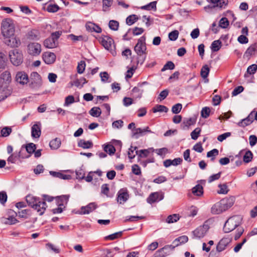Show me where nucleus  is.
I'll return each mask as SVG.
<instances>
[{
	"label": "nucleus",
	"instance_id": "nucleus-33",
	"mask_svg": "<svg viewBox=\"0 0 257 257\" xmlns=\"http://www.w3.org/2000/svg\"><path fill=\"white\" fill-rule=\"evenodd\" d=\"M61 145V141L59 139L55 138L50 141L49 146L52 149L56 150L58 149Z\"/></svg>",
	"mask_w": 257,
	"mask_h": 257
},
{
	"label": "nucleus",
	"instance_id": "nucleus-22",
	"mask_svg": "<svg viewBox=\"0 0 257 257\" xmlns=\"http://www.w3.org/2000/svg\"><path fill=\"white\" fill-rule=\"evenodd\" d=\"M12 90L9 87H4V85H0V102L6 99L8 97L11 95Z\"/></svg>",
	"mask_w": 257,
	"mask_h": 257
},
{
	"label": "nucleus",
	"instance_id": "nucleus-30",
	"mask_svg": "<svg viewBox=\"0 0 257 257\" xmlns=\"http://www.w3.org/2000/svg\"><path fill=\"white\" fill-rule=\"evenodd\" d=\"M257 51V43H254L250 46L245 52L247 56H250L255 54Z\"/></svg>",
	"mask_w": 257,
	"mask_h": 257
},
{
	"label": "nucleus",
	"instance_id": "nucleus-27",
	"mask_svg": "<svg viewBox=\"0 0 257 257\" xmlns=\"http://www.w3.org/2000/svg\"><path fill=\"white\" fill-rule=\"evenodd\" d=\"M148 82L146 81L143 82L141 83H139L137 87H135L132 89V92L133 93H138L137 96L138 97L141 98L142 95V93L143 92V90L140 89V87H142L144 85L147 84Z\"/></svg>",
	"mask_w": 257,
	"mask_h": 257
},
{
	"label": "nucleus",
	"instance_id": "nucleus-8",
	"mask_svg": "<svg viewBox=\"0 0 257 257\" xmlns=\"http://www.w3.org/2000/svg\"><path fill=\"white\" fill-rule=\"evenodd\" d=\"M209 228V225L205 222L192 231L193 238L200 239L203 238Z\"/></svg>",
	"mask_w": 257,
	"mask_h": 257
},
{
	"label": "nucleus",
	"instance_id": "nucleus-1",
	"mask_svg": "<svg viewBox=\"0 0 257 257\" xmlns=\"http://www.w3.org/2000/svg\"><path fill=\"white\" fill-rule=\"evenodd\" d=\"M26 201L29 206L36 210L40 215H42L45 212L47 205L44 201L38 197L31 195L26 196Z\"/></svg>",
	"mask_w": 257,
	"mask_h": 257
},
{
	"label": "nucleus",
	"instance_id": "nucleus-34",
	"mask_svg": "<svg viewBox=\"0 0 257 257\" xmlns=\"http://www.w3.org/2000/svg\"><path fill=\"white\" fill-rule=\"evenodd\" d=\"M257 70V65L256 64H252L248 66L246 72L244 74V77H248V74H254Z\"/></svg>",
	"mask_w": 257,
	"mask_h": 257
},
{
	"label": "nucleus",
	"instance_id": "nucleus-64",
	"mask_svg": "<svg viewBox=\"0 0 257 257\" xmlns=\"http://www.w3.org/2000/svg\"><path fill=\"white\" fill-rule=\"evenodd\" d=\"M244 90V88L242 86H238L235 87L232 92V96H235L242 92Z\"/></svg>",
	"mask_w": 257,
	"mask_h": 257
},
{
	"label": "nucleus",
	"instance_id": "nucleus-61",
	"mask_svg": "<svg viewBox=\"0 0 257 257\" xmlns=\"http://www.w3.org/2000/svg\"><path fill=\"white\" fill-rule=\"evenodd\" d=\"M8 196L5 191L0 192V203L2 204H5L7 201Z\"/></svg>",
	"mask_w": 257,
	"mask_h": 257
},
{
	"label": "nucleus",
	"instance_id": "nucleus-46",
	"mask_svg": "<svg viewBox=\"0 0 257 257\" xmlns=\"http://www.w3.org/2000/svg\"><path fill=\"white\" fill-rule=\"evenodd\" d=\"M104 151L110 155H113L115 152V149L112 145H107L104 147Z\"/></svg>",
	"mask_w": 257,
	"mask_h": 257
},
{
	"label": "nucleus",
	"instance_id": "nucleus-19",
	"mask_svg": "<svg viewBox=\"0 0 257 257\" xmlns=\"http://www.w3.org/2000/svg\"><path fill=\"white\" fill-rule=\"evenodd\" d=\"M41 123L37 122L31 128V136L33 138H39L41 134Z\"/></svg>",
	"mask_w": 257,
	"mask_h": 257
},
{
	"label": "nucleus",
	"instance_id": "nucleus-4",
	"mask_svg": "<svg viewBox=\"0 0 257 257\" xmlns=\"http://www.w3.org/2000/svg\"><path fill=\"white\" fill-rule=\"evenodd\" d=\"M1 32L3 36H10L15 34V26L13 19L6 18L2 20Z\"/></svg>",
	"mask_w": 257,
	"mask_h": 257
},
{
	"label": "nucleus",
	"instance_id": "nucleus-50",
	"mask_svg": "<svg viewBox=\"0 0 257 257\" xmlns=\"http://www.w3.org/2000/svg\"><path fill=\"white\" fill-rule=\"evenodd\" d=\"M108 25L109 28L113 31L117 30L119 27V23L115 20H110Z\"/></svg>",
	"mask_w": 257,
	"mask_h": 257
},
{
	"label": "nucleus",
	"instance_id": "nucleus-25",
	"mask_svg": "<svg viewBox=\"0 0 257 257\" xmlns=\"http://www.w3.org/2000/svg\"><path fill=\"white\" fill-rule=\"evenodd\" d=\"M58 44V42H55V40H53V38H52L50 37L46 39L44 41V46L48 49L56 48Z\"/></svg>",
	"mask_w": 257,
	"mask_h": 257
},
{
	"label": "nucleus",
	"instance_id": "nucleus-5",
	"mask_svg": "<svg viewBox=\"0 0 257 257\" xmlns=\"http://www.w3.org/2000/svg\"><path fill=\"white\" fill-rule=\"evenodd\" d=\"M242 217L241 215H234L229 217L225 222L223 230L225 233H228L241 224Z\"/></svg>",
	"mask_w": 257,
	"mask_h": 257
},
{
	"label": "nucleus",
	"instance_id": "nucleus-41",
	"mask_svg": "<svg viewBox=\"0 0 257 257\" xmlns=\"http://www.w3.org/2000/svg\"><path fill=\"white\" fill-rule=\"evenodd\" d=\"M218 188H219V190L217 191L218 194H226L229 191L228 186L226 184H219Z\"/></svg>",
	"mask_w": 257,
	"mask_h": 257
},
{
	"label": "nucleus",
	"instance_id": "nucleus-36",
	"mask_svg": "<svg viewBox=\"0 0 257 257\" xmlns=\"http://www.w3.org/2000/svg\"><path fill=\"white\" fill-rule=\"evenodd\" d=\"M168 110V108L163 105L157 104L155 105L152 109V111L154 113L157 112H167Z\"/></svg>",
	"mask_w": 257,
	"mask_h": 257
},
{
	"label": "nucleus",
	"instance_id": "nucleus-12",
	"mask_svg": "<svg viewBox=\"0 0 257 257\" xmlns=\"http://www.w3.org/2000/svg\"><path fill=\"white\" fill-rule=\"evenodd\" d=\"M128 198V192L126 188L121 189L117 194V202L120 204L124 203Z\"/></svg>",
	"mask_w": 257,
	"mask_h": 257
},
{
	"label": "nucleus",
	"instance_id": "nucleus-59",
	"mask_svg": "<svg viewBox=\"0 0 257 257\" xmlns=\"http://www.w3.org/2000/svg\"><path fill=\"white\" fill-rule=\"evenodd\" d=\"M182 105L181 103H177L173 105L172 108V111L173 113H179L182 109Z\"/></svg>",
	"mask_w": 257,
	"mask_h": 257
},
{
	"label": "nucleus",
	"instance_id": "nucleus-6",
	"mask_svg": "<svg viewBox=\"0 0 257 257\" xmlns=\"http://www.w3.org/2000/svg\"><path fill=\"white\" fill-rule=\"evenodd\" d=\"M9 57L11 63L15 66H19L23 62V55L22 51L17 49L11 51Z\"/></svg>",
	"mask_w": 257,
	"mask_h": 257
},
{
	"label": "nucleus",
	"instance_id": "nucleus-20",
	"mask_svg": "<svg viewBox=\"0 0 257 257\" xmlns=\"http://www.w3.org/2000/svg\"><path fill=\"white\" fill-rule=\"evenodd\" d=\"M97 207V204L94 202L89 203L85 206L81 207L80 209V214H87L92 212Z\"/></svg>",
	"mask_w": 257,
	"mask_h": 257
},
{
	"label": "nucleus",
	"instance_id": "nucleus-47",
	"mask_svg": "<svg viewBox=\"0 0 257 257\" xmlns=\"http://www.w3.org/2000/svg\"><path fill=\"white\" fill-rule=\"evenodd\" d=\"M157 2L154 1L150 3L149 4L142 6L141 9L146 10H151L153 9H156Z\"/></svg>",
	"mask_w": 257,
	"mask_h": 257
},
{
	"label": "nucleus",
	"instance_id": "nucleus-40",
	"mask_svg": "<svg viewBox=\"0 0 257 257\" xmlns=\"http://www.w3.org/2000/svg\"><path fill=\"white\" fill-rule=\"evenodd\" d=\"M252 153L250 150H248L245 152L244 155L243 157V161L244 162L248 163L252 160Z\"/></svg>",
	"mask_w": 257,
	"mask_h": 257
},
{
	"label": "nucleus",
	"instance_id": "nucleus-10",
	"mask_svg": "<svg viewBox=\"0 0 257 257\" xmlns=\"http://www.w3.org/2000/svg\"><path fill=\"white\" fill-rule=\"evenodd\" d=\"M128 129H132V133L133 136L135 137L136 138H138L140 136H142L144 135L146 132L147 133H152L151 131L150 130L149 126H147L144 128H136L135 127V123L134 122H131L128 125Z\"/></svg>",
	"mask_w": 257,
	"mask_h": 257
},
{
	"label": "nucleus",
	"instance_id": "nucleus-48",
	"mask_svg": "<svg viewBox=\"0 0 257 257\" xmlns=\"http://www.w3.org/2000/svg\"><path fill=\"white\" fill-rule=\"evenodd\" d=\"M86 64L84 61H81L78 63L77 67V72L79 74H82L84 71Z\"/></svg>",
	"mask_w": 257,
	"mask_h": 257
},
{
	"label": "nucleus",
	"instance_id": "nucleus-24",
	"mask_svg": "<svg viewBox=\"0 0 257 257\" xmlns=\"http://www.w3.org/2000/svg\"><path fill=\"white\" fill-rule=\"evenodd\" d=\"M26 36L28 39L38 40L40 39V33L38 30L33 29L27 33Z\"/></svg>",
	"mask_w": 257,
	"mask_h": 257
},
{
	"label": "nucleus",
	"instance_id": "nucleus-44",
	"mask_svg": "<svg viewBox=\"0 0 257 257\" xmlns=\"http://www.w3.org/2000/svg\"><path fill=\"white\" fill-rule=\"evenodd\" d=\"M122 234V232L119 231V232L113 233L112 234L106 236L105 238L106 240H114V239H115L120 237L121 236Z\"/></svg>",
	"mask_w": 257,
	"mask_h": 257
},
{
	"label": "nucleus",
	"instance_id": "nucleus-35",
	"mask_svg": "<svg viewBox=\"0 0 257 257\" xmlns=\"http://www.w3.org/2000/svg\"><path fill=\"white\" fill-rule=\"evenodd\" d=\"M89 113L93 117H99L101 114V111L99 107H93L89 111Z\"/></svg>",
	"mask_w": 257,
	"mask_h": 257
},
{
	"label": "nucleus",
	"instance_id": "nucleus-11",
	"mask_svg": "<svg viewBox=\"0 0 257 257\" xmlns=\"http://www.w3.org/2000/svg\"><path fill=\"white\" fill-rule=\"evenodd\" d=\"M5 43L13 48L18 47L21 45V41L19 38L14 35L10 36H3Z\"/></svg>",
	"mask_w": 257,
	"mask_h": 257
},
{
	"label": "nucleus",
	"instance_id": "nucleus-7",
	"mask_svg": "<svg viewBox=\"0 0 257 257\" xmlns=\"http://www.w3.org/2000/svg\"><path fill=\"white\" fill-rule=\"evenodd\" d=\"M28 53L32 56H37L40 54L42 51L41 45L37 42H31L27 47Z\"/></svg>",
	"mask_w": 257,
	"mask_h": 257
},
{
	"label": "nucleus",
	"instance_id": "nucleus-56",
	"mask_svg": "<svg viewBox=\"0 0 257 257\" xmlns=\"http://www.w3.org/2000/svg\"><path fill=\"white\" fill-rule=\"evenodd\" d=\"M149 153V150H141L136 151V154L140 157H147Z\"/></svg>",
	"mask_w": 257,
	"mask_h": 257
},
{
	"label": "nucleus",
	"instance_id": "nucleus-45",
	"mask_svg": "<svg viewBox=\"0 0 257 257\" xmlns=\"http://www.w3.org/2000/svg\"><path fill=\"white\" fill-rule=\"evenodd\" d=\"M59 9V6L56 4H49L47 6L46 10L50 13L57 12Z\"/></svg>",
	"mask_w": 257,
	"mask_h": 257
},
{
	"label": "nucleus",
	"instance_id": "nucleus-63",
	"mask_svg": "<svg viewBox=\"0 0 257 257\" xmlns=\"http://www.w3.org/2000/svg\"><path fill=\"white\" fill-rule=\"evenodd\" d=\"M74 97L73 95H68L65 98V102H64V105L65 106H68L70 104L73 103L74 102Z\"/></svg>",
	"mask_w": 257,
	"mask_h": 257
},
{
	"label": "nucleus",
	"instance_id": "nucleus-14",
	"mask_svg": "<svg viewBox=\"0 0 257 257\" xmlns=\"http://www.w3.org/2000/svg\"><path fill=\"white\" fill-rule=\"evenodd\" d=\"M164 194L162 192L152 193L147 199L148 203L153 204L159 202L164 198Z\"/></svg>",
	"mask_w": 257,
	"mask_h": 257
},
{
	"label": "nucleus",
	"instance_id": "nucleus-3",
	"mask_svg": "<svg viewBox=\"0 0 257 257\" xmlns=\"http://www.w3.org/2000/svg\"><path fill=\"white\" fill-rule=\"evenodd\" d=\"M135 52L139 56L138 62L142 64L145 61L147 54V47L146 44V37L143 36L138 40V42L134 47Z\"/></svg>",
	"mask_w": 257,
	"mask_h": 257
},
{
	"label": "nucleus",
	"instance_id": "nucleus-58",
	"mask_svg": "<svg viewBox=\"0 0 257 257\" xmlns=\"http://www.w3.org/2000/svg\"><path fill=\"white\" fill-rule=\"evenodd\" d=\"M175 68V65L172 61H168L167 63L164 66L161 71H164L166 70H173Z\"/></svg>",
	"mask_w": 257,
	"mask_h": 257
},
{
	"label": "nucleus",
	"instance_id": "nucleus-17",
	"mask_svg": "<svg viewBox=\"0 0 257 257\" xmlns=\"http://www.w3.org/2000/svg\"><path fill=\"white\" fill-rule=\"evenodd\" d=\"M100 42L105 49L108 50L112 49V46L114 43L113 40L106 36L100 38Z\"/></svg>",
	"mask_w": 257,
	"mask_h": 257
},
{
	"label": "nucleus",
	"instance_id": "nucleus-21",
	"mask_svg": "<svg viewBox=\"0 0 257 257\" xmlns=\"http://www.w3.org/2000/svg\"><path fill=\"white\" fill-rule=\"evenodd\" d=\"M69 197V195H63L55 197L56 203L58 206H62L63 208H65V206L68 202Z\"/></svg>",
	"mask_w": 257,
	"mask_h": 257
},
{
	"label": "nucleus",
	"instance_id": "nucleus-23",
	"mask_svg": "<svg viewBox=\"0 0 257 257\" xmlns=\"http://www.w3.org/2000/svg\"><path fill=\"white\" fill-rule=\"evenodd\" d=\"M85 27L86 30L89 32H95L97 33L101 32V28L98 25L91 22H87L86 24Z\"/></svg>",
	"mask_w": 257,
	"mask_h": 257
},
{
	"label": "nucleus",
	"instance_id": "nucleus-39",
	"mask_svg": "<svg viewBox=\"0 0 257 257\" xmlns=\"http://www.w3.org/2000/svg\"><path fill=\"white\" fill-rule=\"evenodd\" d=\"M210 71V69L207 65H204L201 70L200 74L202 78L204 79L207 78L209 73Z\"/></svg>",
	"mask_w": 257,
	"mask_h": 257
},
{
	"label": "nucleus",
	"instance_id": "nucleus-54",
	"mask_svg": "<svg viewBox=\"0 0 257 257\" xmlns=\"http://www.w3.org/2000/svg\"><path fill=\"white\" fill-rule=\"evenodd\" d=\"M169 254L168 251H164L163 249L158 250L154 254V257H165Z\"/></svg>",
	"mask_w": 257,
	"mask_h": 257
},
{
	"label": "nucleus",
	"instance_id": "nucleus-42",
	"mask_svg": "<svg viewBox=\"0 0 257 257\" xmlns=\"http://www.w3.org/2000/svg\"><path fill=\"white\" fill-rule=\"evenodd\" d=\"M12 131V130L10 127H4L1 130V136L3 137H7L11 134Z\"/></svg>",
	"mask_w": 257,
	"mask_h": 257
},
{
	"label": "nucleus",
	"instance_id": "nucleus-32",
	"mask_svg": "<svg viewBox=\"0 0 257 257\" xmlns=\"http://www.w3.org/2000/svg\"><path fill=\"white\" fill-rule=\"evenodd\" d=\"M196 118L195 117L184 119L183 122V124L184 125L183 128H185V127H188L196 123Z\"/></svg>",
	"mask_w": 257,
	"mask_h": 257
},
{
	"label": "nucleus",
	"instance_id": "nucleus-15",
	"mask_svg": "<svg viewBox=\"0 0 257 257\" xmlns=\"http://www.w3.org/2000/svg\"><path fill=\"white\" fill-rule=\"evenodd\" d=\"M16 81L22 85L27 84L29 81V78L27 74L24 71H19L16 73Z\"/></svg>",
	"mask_w": 257,
	"mask_h": 257
},
{
	"label": "nucleus",
	"instance_id": "nucleus-52",
	"mask_svg": "<svg viewBox=\"0 0 257 257\" xmlns=\"http://www.w3.org/2000/svg\"><path fill=\"white\" fill-rule=\"evenodd\" d=\"M113 0H102L103 11H107L112 4Z\"/></svg>",
	"mask_w": 257,
	"mask_h": 257
},
{
	"label": "nucleus",
	"instance_id": "nucleus-62",
	"mask_svg": "<svg viewBox=\"0 0 257 257\" xmlns=\"http://www.w3.org/2000/svg\"><path fill=\"white\" fill-rule=\"evenodd\" d=\"M229 25V21L226 18H222L219 21V26L222 28H226Z\"/></svg>",
	"mask_w": 257,
	"mask_h": 257
},
{
	"label": "nucleus",
	"instance_id": "nucleus-43",
	"mask_svg": "<svg viewBox=\"0 0 257 257\" xmlns=\"http://www.w3.org/2000/svg\"><path fill=\"white\" fill-rule=\"evenodd\" d=\"M138 20V18L136 15H132L127 17L126 19V23L131 26L134 24Z\"/></svg>",
	"mask_w": 257,
	"mask_h": 257
},
{
	"label": "nucleus",
	"instance_id": "nucleus-13",
	"mask_svg": "<svg viewBox=\"0 0 257 257\" xmlns=\"http://www.w3.org/2000/svg\"><path fill=\"white\" fill-rule=\"evenodd\" d=\"M12 81L11 73L8 71H5L0 77V85H4V87H9V84Z\"/></svg>",
	"mask_w": 257,
	"mask_h": 257
},
{
	"label": "nucleus",
	"instance_id": "nucleus-29",
	"mask_svg": "<svg viewBox=\"0 0 257 257\" xmlns=\"http://www.w3.org/2000/svg\"><path fill=\"white\" fill-rule=\"evenodd\" d=\"M192 192L194 195L200 196L203 193V187L200 184H197L192 189Z\"/></svg>",
	"mask_w": 257,
	"mask_h": 257
},
{
	"label": "nucleus",
	"instance_id": "nucleus-60",
	"mask_svg": "<svg viewBox=\"0 0 257 257\" xmlns=\"http://www.w3.org/2000/svg\"><path fill=\"white\" fill-rule=\"evenodd\" d=\"M179 35V32L174 30L169 34V38L171 41H175L177 39Z\"/></svg>",
	"mask_w": 257,
	"mask_h": 257
},
{
	"label": "nucleus",
	"instance_id": "nucleus-16",
	"mask_svg": "<svg viewBox=\"0 0 257 257\" xmlns=\"http://www.w3.org/2000/svg\"><path fill=\"white\" fill-rule=\"evenodd\" d=\"M232 239L230 237H224L222 238L218 243L216 246V250L218 252H221L226 249L227 246L231 242Z\"/></svg>",
	"mask_w": 257,
	"mask_h": 257
},
{
	"label": "nucleus",
	"instance_id": "nucleus-26",
	"mask_svg": "<svg viewBox=\"0 0 257 257\" xmlns=\"http://www.w3.org/2000/svg\"><path fill=\"white\" fill-rule=\"evenodd\" d=\"M93 144L91 141L80 140L78 142V146L84 149H90L93 147Z\"/></svg>",
	"mask_w": 257,
	"mask_h": 257
},
{
	"label": "nucleus",
	"instance_id": "nucleus-37",
	"mask_svg": "<svg viewBox=\"0 0 257 257\" xmlns=\"http://www.w3.org/2000/svg\"><path fill=\"white\" fill-rule=\"evenodd\" d=\"M221 47V42L220 40L214 41L211 45V49L212 52L218 51Z\"/></svg>",
	"mask_w": 257,
	"mask_h": 257
},
{
	"label": "nucleus",
	"instance_id": "nucleus-53",
	"mask_svg": "<svg viewBox=\"0 0 257 257\" xmlns=\"http://www.w3.org/2000/svg\"><path fill=\"white\" fill-rule=\"evenodd\" d=\"M210 113V109L208 107H204L202 109L201 115L202 117L206 118L209 117Z\"/></svg>",
	"mask_w": 257,
	"mask_h": 257
},
{
	"label": "nucleus",
	"instance_id": "nucleus-31",
	"mask_svg": "<svg viewBox=\"0 0 257 257\" xmlns=\"http://www.w3.org/2000/svg\"><path fill=\"white\" fill-rule=\"evenodd\" d=\"M7 56L2 52H0V72L3 71L7 65Z\"/></svg>",
	"mask_w": 257,
	"mask_h": 257
},
{
	"label": "nucleus",
	"instance_id": "nucleus-2",
	"mask_svg": "<svg viewBox=\"0 0 257 257\" xmlns=\"http://www.w3.org/2000/svg\"><path fill=\"white\" fill-rule=\"evenodd\" d=\"M234 203L233 197L223 198L213 205L211 208V212L215 214H220L230 208Z\"/></svg>",
	"mask_w": 257,
	"mask_h": 257
},
{
	"label": "nucleus",
	"instance_id": "nucleus-55",
	"mask_svg": "<svg viewBox=\"0 0 257 257\" xmlns=\"http://www.w3.org/2000/svg\"><path fill=\"white\" fill-rule=\"evenodd\" d=\"M137 149V147L133 146H131V147L129 149L128 151V157L130 159H133L135 157L136 155H137L136 154Z\"/></svg>",
	"mask_w": 257,
	"mask_h": 257
},
{
	"label": "nucleus",
	"instance_id": "nucleus-57",
	"mask_svg": "<svg viewBox=\"0 0 257 257\" xmlns=\"http://www.w3.org/2000/svg\"><path fill=\"white\" fill-rule=\"evenodd\" d=\"M200 132H201L200 128H199V127L196 128L191 133V138L194 140H197L200 135Z\"/></svg>",
	"mask_w": 257,
	"mask_h": 257
},
{
	"label": "nucleus",
	"instance_id": "nucleus-51",
	"mask_svg": "<svg viewBox=\"0 0 257 257\" xmlns=\"http://www.w3.org/2000/svg\"><path fill=\"white\" fill-rule=\"evenodd\" d=\"M25 148L28 153L32 154L36 149V146L33 143H29L26 146Z\"/></svg>",
	"mask_w": 257,
	"mask_h": 257
},
{
	"label": "nucleus",
	"instance_id": "nucleus-18",
	"mask_svg": "<svg viewBox=\"0 0 257 257\" xmlns=\"http://www.w3.org/2000/svg\"><path fill=\"white\" fill-rule=\"evenodd\" d=\"M42 58L47 64H53L56 60V55L54 53L45 52L42 55Z\"/></svg>",
	"mask_w": 257,
	"mask_h": 257
},
{
	"label": "nucleus",
	"instance_id": "nucleus-28",
	"mask_svg": "<svg viewBox=\"0 0 257 257\" xmlns=\"http://www.w3.org/2000/svg\"><path fill=\"white\" fill-rule=\"evenodd\" d=\"M21 150L19 151H16L14 153L12 154L8 158V162L11 163H15L21 157Z\"/></svg>",
	"mask_w": 257,
	"mask_h": 257
},
{
	"label": "nucleus",
	"instance_id": "nucleus-9",
	"mask_svg": "<svg viewBox=\"0 0 257 257\" xmlns=\"http://www.w3.org/2000/svg\"><path fill=\"white\" fill-rule=\"evenodd\" d=\"M29 82L30 87L33 89L39 88L42 83L41 77L37 72L31 73Z\"/></svg>",
	"mask_w": 257,
	"mask_h": 257
},
{
	"label": "nucleus",
	"instance_id": "nucleus-49",
	"mask_svg": "<svg viewBox=\"0 0 257 257\" xmlns=\"http://www.w3.org/2000/svg\"><path fill=\"white\" fill-rule=\"evenodd\" d=\"M5 223L9 224H14L16 223L18 221L14 216H10L8 218L4 219Z\"/></svg>",
	"mask_w": 257,
	"mask_h": 257
},
{
	"label": "nucleus",
	"instance_id": "nucleus-38",
	"mask_svg": "<svg viewBox=\"0 0 257 257\" xmlns=\"http://www.w3.org/2000/svg\"><path fill=\"white\" fill-rule=\"evenodd\" d=\"M180 219L179 215L178 214H173L169 215L167 219L166 222L168 223H172L177 222Z\"/></svg>",
	"mask_w": 257,
	"mask_h": 257
}]
</instances>
